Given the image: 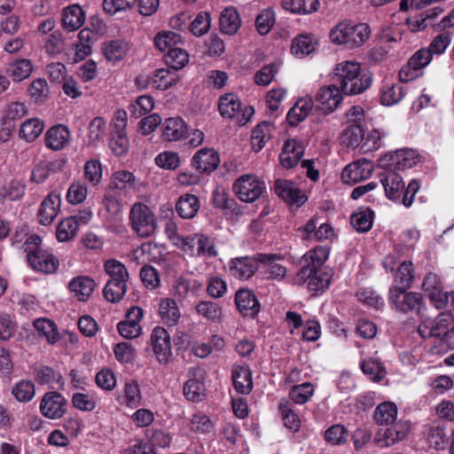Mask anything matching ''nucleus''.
I'll return each instance as SVG.
<instances>
[{"label":"nucleus","mask_w":454,"mask_h":454,"mask_svg":"<svg viewBox=\"0 0 454 454\" xmlns=\"http://www.w3.org/2000/svg\"><path fill=\"white\" fill-rule=\"evenodd\" d=\"M333 80L345 95H356L367 90L372 82L368 73H362L358 62L345 60L336 65Z\"/></svg>","instance_id":"1"},{"label":"nucleus","mask_w":454,"mask_h":454,"mask_svg":"<svg viewBox=\"0 0 454 454\" xmlns=\"http://www.w3.org/2000/svg\"><path fill=\"white\" fill-rule=\"evenodd\" d=\"M370 35L371 27L368 24L343 20L330 30L329 38L334 44L354 50L364 45Z\"/></svg>","instance_id":"2"},{"label":"nucleus","mask_w":454,"mask_h":454,"mask_svg":"<svg viewBox=\"0 0 454 454\" xmlns=\"http://www.w3.org/2000/svg\"><path fill=\"white\" fill-rule=\"evenodd\" d=\"M380 183L384 187L386 196L396 203L403 204L405 207H410L412 205L414 197L419 190V184L417 180L411 181L404 190L403 177L392 170L380 176Z\"/></svg>","instance_id":"3"},{"label":"nucleus","mask_w":454,"mask_h":454,"mask_svg":"<svg viewBox=\"0 0 454 454\" xmlns=\"http://www.w3.org/2000/svg\"><path fill=\"white\" fill-rule=\"evenodd\" d=\"M281 254H256L254 256L236 257L229 262L230 274L238 279H248L257 271L259 263L270 264L282 260Z\"/></svg>","instance_id":"4"},{"label":"nucleus","mask_w":454,"mask_h":454,"mask_svg":"<svg viewBox=\"0 0 454 454\" xmlns=\"http://www.w3.org/2000/svg\"><path fill=\"white\" fill-rule=\"evenodd\" d=\"M129 219L132 230L141 238L153 236L157 229L155 215L144 203L137 202L131 207Z\"/></svg>","instance_id":"5"},{"label":"nucleus","mask_w":454,"mask_h":454,"mask_svg":"<svg viewBox=\"0 0 454 454\" xmlns=\"http://www.w3.org/2000/svg\"><path fill=\"white\" fill-rule=\"evenodd\" d=\"M308 283V288L310 291L318 292L328 288L331 282L330 273L322 268H309L301 266L294 278V283L301 285Z\"/></svg>","instance_id":"6"},{"label":"nucleus","mask_w":454,"mask_h":454,"mask_svg":"<svg viewBox=\"0 0 454 454\" xmlns=\"http://www.w3.org/2000/svg\"><path fill=\"white\" fill-rule=\"evenodd\" d=\"M233 191L241 201L254 202L265 191V184L255 176L247 174L235 181Z\"/></svg>","instance_id":"7"},{"label":"nucleus","mask_w":454,"mask_h":454,"mask_svg":"<svg viewBox=\"0 0 454 454\" xmlns=\"http://www.w3.org/2000/svg\"><path fill=\"white\" fill-rule=\"evenodd\" d=\"M407 288L391 287L389 300L395 309L401 312H419L422 304V296L419 293H406Z\"/></svg>","instance_id":"8"},{"label":"nucleus","mask_w":454,"mask_h":454,"mask_svg":"<svg viewBox=\"0 0 454 454\" xmlns=\"http://www.w3.org/2000/svg\"><path fill=\"white\" fill-rule=\"evenodd\" d=\"M419 162V155L413 149H400L385 155L380 159L382 166L388 167L392 171L411 168Z\"/></svg>","instance_id":"9"},{"label":"nucleus","mask_w":454,"mask_h":454,"mask_svg":"<svg viewBox=\"0 0 454 454\" xmlns=\"http://www.w3.org/2000/svg\"><path fill=\"white\" fill-rule=\"evenodd\" d=\"M432 54L426 48L417 51L399 72L401 81L409 82L420 75V71L432 60Z\"/></svg>","instance_id":"10"},{"label":"nucleus","mask_w":454,"mask_h":454,"mask_svg":"<svg viewBox=\"0 0 454 454\" xmlns=\"http://www.w3.org/2000/svg\"><path fill=\"white\" fill-rule=\"evenodd\" d=\"M67 401L58 392H47L40 403V411L47 419H61L67 411Z\"/></svg>","instance_id":"11"},{"label":"nucleus","mask_w":454,"mask_h":454,"mask_svg":"<svg viewBox=\"0 0 454 454\" xmlns=\"http://www.w3.org/2000/svg\"><path fill=\"white\" fill-rule=\"evenodd\" d=\"M179 80L176 71L172 69H158L153 76H138L137 84L144 87L152 86L154 89L165 90L175 85Z\"/></svg>","instance_id":"12"},{"label":"nucleus","mask_w":454,"mask_h":454,"mask_svg":"<svg viewBox=\"0 0 454 454\" xmlns=\"http://www.w3.org/2000/svg\"><path fill=\"white\" fill-rule=\"evenodd\" d=\"M373 171V163L367 160H358L349 163L341 172L345 184H356L369 178Z\"/></svg>","instance_id":"13"},{"label":"nucleus","mask_w":454,"mask_h":454,"mask_svg":"<svg viewBox=\"0 0 454 454\" xmlns=\"http://www.w3.org/2000/svg\"><path fill=\"white\" fill-rule=\"evenodd\" d=\"M151 342L154 354L160 363H168L171 356L170 335L160 326L153 329L151 334Z\"/></svg>","instance_id":"14"},{"label":"nucleus","mask_w":454,"mask_h":454,"mask_svg":"<svg viewBox=\"0 0 454 454\" xmlns=\"http://www.w3.org/2000/svg\"><path fill=\"white\" fill-rule=\"evenodd\" d=\"M452 318L449 314L441 313L433 321L426 322L419 326V332L422 337H445L452 328Z\"/></svg>","instance_id":"15"},{"label":"nucleus","mask_w":454,"mask_h":454,"mask_svg":"<svg viewBox=\"0 0 454 454\" xmlns=\"http://www.w3.org/2000/svg\"><path fill=\"white\" fill-rule=\"evenodd\" d=\"M424 436L430 448L436 450H445L450 435L443 422H434L424 431Z\"/></svg>","instance_id":"16"},{"label":"nucleus","mask_w":454,"mask_h":454,"mask_svg":"<svg viewBox=\"0 0 454 454\" xmlns=\"http://www.w3.org/2000/svg\"><path fill=\"white\" fill-rule=\"evenodd\" d=\"M410 432L407 423L397 422L385 429L383 434L379 432L375 437V442L380 447H388L406 438Z\"/></svg>","instance_id":"17"},{"label":"nucleus","mask_w":454,"mask_h":454,"mask_svg":"<svg viewBox=\"0 0 454 454\" xmlns=\"http://www.w3.org/2000/svg\"><path fill=\"white\" fill-rule=\"evenodd\" d=\"M341 93L336 84L321 88L316 96L320 110L326 114L334 111L342 100Z\"/></svg>","instance_id":"18"},{"label":"nucleus","mask_w":454,"mask_h":454,"mask_svg":"<svg viewBox=\"0 0 454 454\" xmlns=\"http://www.w3.org/2000/svg\"><path fill=\"white\" fill-rule=\"evenodd\" d=\"M220 163V158L213 148H201L192 160V165L200 173H210L214 171Z\"/></svg>","instance_id":"19"},{"label":"nucleus","mask_w":454,"mask_h":454,"mask_svg":"<svg viewBox=\"0 0 454 454\" xmlns=\"http://www.w3.org/2000/svg\"><path fill=\"white\" fill-rule=\"evenodd\" d=\"M235 304L244 317H254L260 311V303L255 294L248 289H239L236 293Z\"/></svg>","instance_id":"20"},{"label":"nucleus","mask_w":454,"mask_h":454,"mask_svg":"<svg viewBox=\"0 0 454 454\" xmlns=\"http://www.w3.org/2000/svg\"><path fill=\"white\" fill-rule=\"evenodd\" d=\"M60 195L56 192H51L43 200L38 211V221L43 225H49L58 215L60 207Z\"/></svg>","instance_id":"21"},{"label":"nucleus","mask_w":454,"mask_h":454,"mask_svg":"<svg viewBox=\"0 0 454 454\" xmlns=\"http://www.w3.org/2000/svg\"><path fill=\"white\" fill-rule=\"evenodd\" d=\"M28 264L36 271L44 274H52L58 270L59 262L51 252L42 248L30 259Z\"/></svg>","instance_id":"22"},{"label":"nucleus","mask_w":454,"mask_h":454,"mask_svg":"<svg viewBox=\"0 0 454 454\" xmlns=\"http://www.w3.org/2000/svg\"><path fill=\"white\" fill-rule=\"evenodd\" d=\"M96 286L93 278L81 275L71 279L68 288L78 301H86L92 295Z\"/></svg>","instance_id":"23"},{"label":"nucleus","mask_w":454,"mask_h":454,"mask_svg":"<svg viewBox=\"0 0 454 454\" xmlns=\"http://www.w3.org/2000/svg\"><path fill=\"white\" fill-rule=\"evenodd\" d=\"M422 287L436 309L444 308V301H442V298L445 293L442 292V281L436 274L432 272L427 274Z\"/></svg>","instance_id":"24"},{"label":"nucleus","mask_w":454,"mask_h":454,"mask_svg":"<svg viewBox=\"0 0 454 454\" xmlns=\"http://www.w3.org/2000/svg\"><path fill=\"white\" fill-rule=\"evenodd\" d=\"M317 45V40L313 35L301 34L294 38L290 53L296 59H304L314 53Z\"/></svg>","instance_id":"25"},{"label":"nucleus","mask_w":454,"mask_h":454,"mask_svg":"<svg viewBox=\"0 0 454 454\" xmlns=\"http://www.w3.org/2000/svg\"><path fill=\"white\" fill-rule=\"evenodd\" d=\"M45 145L53 150L63 149L70 140V131L65 125L59 124L51 127L45 134Z\"/></svg>","instance_id":"26"},{"label":"nucleus","mask_w":454,"mask_h":454,"mask_svg":"<svg viewBox=\"0 0 454 454\" xmlns=\"http://www.w3.org/2000/svg\"><path fill=\"white\" fill-rule=\"evenodd\" d=\"M313 107L311 97L299 98L286 115V121L292 127L297 126L310 113Z\"/></svg>","instance_id":"27"},{"label":"nucleus","mask_w":454,"mask_h":454,"mask_svg":"<svg viewBox=\"0 0 454 454\" xmlns=\"http://www.w3.org/2000/svg\"><path fill=\"white\" fill-rule=\"evenodd\" d=\"M187 131V125L179 117L167 119L162 126V137L167 141L180 140L184 137Z\"/></svg>","instance_id":"28"},{"label":"nucleus","mask_w":454,"mask_h":454,"mask_svg":"<svg viewBox=\"0 0 454 454\" xmlns=\"http://www.w3.org/2000/svg\"><path fill=\"white\" fill-rule=\"evenodd\" d=\"M85 20V12L78 4L67 7L62 17V25L68 32L80 28Z\"/></svg>","instance_id":"29"},{"label":"nucleus","mask_w":454,"mask_h":454,"mask_svg":"<svg viewBox=\"0 0 454 454\" xmlns=\"http://www.w3.org/2000/svg\"><path fill=\"white\" fill-rule=\"evenodd\" d=\"M240 18L235 7H226L219 18L220 30L226 35H232L240 27Z\"/></svg>","instance_id":"30"},{"label":"nucleus","mask_w":454,"mask_h":454,"mask_svg":"<svg viewBox=\"0 0 454 454\" xmlns=\"http://www.w3.org/2000/svg\"><path fill=\"white\" fill-rule=\"evenodd\" d=\"M232 381L237 392L247 395L253 388L252 373L248 367L237 366L232 370Z\"/></svg>","instance_id":"31"},{"label":"nucleus","mask_w":454,"mask_h":454,"mask_svg":"<svg viewBox=\"0 0 454 454\" xmlns=\"http://www.w3.org/2000/svg\"><path fill=\"white\" fill-rule=\"evenodd\" d=\"M106 273L109 276L106 283L127 284L129 274L126 266L115 259L106 260L104 263Z\"/></svg>","instance_id":"32"},{"label":"nucleus","mask_w":454,"mask_h":454,"mask_svg":"<svg viewBox=\"0 0 454 454\" xmlns=\"http://www.w3.org/2000/svg\"><path fill=\"white\" fill-rule=\"evenodd\" d=\"M200 208L199 199L193 194H184L176 202V210L182 218L194 217Z\"/></svg>","instance_id":"33"},{"label":"nucleus","mask_w":454,"mask_h":454,"mask_svg":"<svg viewBox=\"0 0 454 454\" xmlns=\"http://www.w3.org/2000/svg\"><path fill=\"white\" fill-rule=\"evenodd\" d=\"M374 213L369 208H360L350 216V223L357 232H367L373 223Z\"/></svg>","instance_id":"34"},{"label":"nucleus","mask_w":454,"mask_h":454,"mask_svg":"<svg viewBox=\"0 0 454 454\" xmlns=\"http://www.w3.org/2000/svg\"><path fill=\"white\" fill-rule=\"evenodd\" d=\"M329 256V249L326 247H317L303 254L300 263L309 268H322Z\"/></svg>","instance_id":"35"},{"label":"nucleus","mask_w":454,"mask_h":454,"mask_svg":"<svg viewBox=\"0 0 454 454\" xmlns=\"http://www.w3.org/2000/svg\"><path fill=\"white\" fill-rule=\"evenodd\" d=\"M33 71V65L27 59H19L11 63L7 67V73L13 81L20 82L27 79Z\"/></svg>","instance_id":"36"},{"label":"nucleus","mask_w":454,"mask_h":454,"mask_svg":"<svg viewBox=\"0 0 454 454\" xmlns=\"http://www.w3.org/2000/svg\"><path fill=\"white\" fill-rule=\"evenodd\" d=\"M397 407L394 403L385 402L377 406L374 419L378 425H389L395 421Z\"/></svg>","instance_id":"37"},{"label":"nucleus","mask_w":454,"mask_h":454,"mask_svg":"<svg viewBox=\"0 0 454 454\" xmlns=\"http://www.w3.org/2000/svg\"><path fill=\"white\" fill-rule=\"evenodd\" d=\"M241 103L234 94H225L219 99L218 109L223 117L235 118L239 114Z\"/></svg>","instance_id":"38"},{"label":"nucleus","mask_w":454,"mask_h":454,"mask_svg":"<svg viewBox=\"0 0 454 454\" xmlns=\"http://www.w3.org/2000/svg\"><path fill=\"white\" fill-rule=\"evenodd\" d=\"M43 128L44 125L41 120L32 118L21 124L19 136L27 142H33L42 134Z\"/></svg>","instance_id":"39"},{"label":"nucleus","mask_w":454,"mask_h":454,"mask_svg":"<svg viewBox=\"0 0 454 454\" xmlns=\"http://www.w3.org/2000/svg\"><path fill=\"white\" fill-rule=\"evenodd\" d=\"M308 200L306 192L286 180V204L290 210L301 207Z\"/></svg>","instance_id":"40"},{"label":"nucleus","mask_w":454,"mask_h":454,"mask_svg":"<svg viewBox=\"0 0 454 454\" xmlns=\"http://www.w3.org/2000/svg\"><path fill=\"white\" fill-rule=\"evenodd\" d=\"M414 279V268L410 261H404L397 268L393 287L410 288Z\"/></svg>","instance_id":"41"},{"label":"nucleus","mask_w":454,"mask_h":454,"mask_svg":"<svg viewBox=\"0 0 454 454\" xmlns=\"http://www.w3.org/2000/svg\"><path fill=\"white\" fill-rule=\"evenodd\" d=\"M197 313L212 322H219L223 317L222 306L212 301H201L196 305Z\"/></svg>","instance_id":"42"},{"label":"nucleus","mask_w":454,"mask_h":454,"mask_svg":"<svg viewBox=\"0 0 454 454\" xmlns=\"http://www.w3.org/2000/svg\"><path fill=\"white\" fill-rule=\"evenodd\" d=\"M304 154V145L295 139H286V168L298 164Z\"/></svg>","instance_id":"43"},{"label":"nucleus","mask_w":454,"mask_h":454,"mask_svg":"<svg viewBox=\"0 0 454 454\" xmlns=\"http://www.w3.org/2000/svg\"><path fill=\"white\" fill-rule=\"evenodd\" d=\"M159 313L162 320L170 326L175 325L180 317L176 301L168 298L161 300Z\"/></svg>","instance_id":"44"},{"label":"nucleus","mask_w":454,"mask_h":454,"mask_svg":"<svg viewBox=\"0 0 454 454\" xmlns=\"http://www.w3.org/2000/svg\"><path fill=\"white\" fill-rule=\"evenodd\" d=\"M34 326L39 334L44 336L51 344L56 343L59 335L56 324L47 318H37L34 321Z\"/></svg>","instance_id":"45"},{"label":"nucleus","mask_w":454,"mask_h":454,"mask_svg":"<svg viewBox=\"0 0 454 454\" xmlns=\"http://www.w3.org/2000/svg\"><path fill=\"white\" fill-rule=\"evenodd\" d=\"M364 138V131L358 124H353L345 129L341 135V142L348 147L356 148L360 146Z\"/></svg>","instance_id":"46"},{"label":"nucleus","mask_w":454,"mask_h":454,"mask_svg":"<svg viewBox=\"0 0 454 454\" xmlns=\"http://www.w3.org/2000/svg\"><path fill=\"white\" fill-rule=\"evenodd\" d=\"M403 96L404 91L399 84L385 83L381 89V103L385 106L397 104Z\"/></svg>","instance_id":"47"},{"label":"nucleus","mask_w":454,"mask_h":454,"mask_svg":"<svg viewBox=\"0 0 454 454\" xmlns=\"http://www.w3.org/2000/svg\"><path fill=\"white\" fill-rule=\"evenodd\" d=\"M189 61L188 53L179 48H170L165 56V62L172 70L177 71L184 67Z\"/></svg>","instance_id":"48"},{"label":"nucleus","mask_w":454,"mask_h":454,"mask_svg":"<svg viewBox=\"0 0 454 454\" xmlns=\"http://www.w3.org/2000/svg\"><path fill=\"white\" fill-rule=\"evenodd\" d=\"M360 366L363 372L373 381H380L386 376L384 366L377 359H364Z\"/></svg>","instance_id":"49"},{"label":"nucleus","mask_w":454,"mask_h":454,"mask_svg":"<svg viewBox=\"0 0 454 454\" xmlns=\"http://www.w3.org/2000/svg\"><path fill=\"white\" fill-rule=\"evenodd\" d=\"M182 43V36L172 31H165L156 35L154 44L160 51H165L170 48H176L178 43Z\"/></svg>","instance_id":"50"},{"label":"nucleus","mask_w":454,"mask_h":454,"mask_svg":"<svg viewBox=\"0 0 454 454\" xmlns=\"http://www.w3.org/2000/svg\"><path fill=\"white\" fill-rule=\"evenodd\" d=\"M314 393V387L311 383L305 382L291 387L289 390V398L295 403H306Z\"/></svg>","instance_id":"51"},{"label":"nucleus","mask_w":454,"mask_h":454,"mask_svg":"<svg viewBox=\"0 0 454 454\" xmlns=\"http://www.w3.org/2000/svg\"><path fill=\"white\" fill-rule=\"evenodd\" d=\"M35 380L41 385L59 383L62 380L61 375L52 368L46 365H38L34 369Z\"/></svg>","instance_id":"52"},{"label":"nucleus","mask_w":454,"mask_h":454,"mask_svg":"<svg viewBox=\"0 0 454 454\" xmlns=\"http://www.w3.org/2000/svg\"><path fill=\"white\" fill-rule=\"evenodd\" d=\"M270 122L266 121L254 128L251 136V145L254 151L259 152L264 146L265 137L270 135Z\"/></svg>","instance_id":"53"},{"label":"nucleus","mask_w":454,"mask_h":454,"mask_svg":"<svg viewBox=\"0 0 454 454\" xmlns=\"http://www.w3.org/2000/svg\"><path fill=\"white\" fill-rule=\"evenodd\" d=\"M78 228L74 218L69 216L59 223L56 237L60 242L67 241L75 236Z\"/></svg>","instance_id":"54"},{"label":"nucleus","mask_w":454,"mask_h":454,"mask_svg":"<svg viewBox=\"0 0 454 454\" xmlns=\"http://www.w3.org/2000/svg\"><path fill=\"white\" fill-rule=\"evenodd\" d=\"M127 289V284L106 283L103 289V295L107 301L117 303L123 300Z\"/></svg>","instance_id":"55"},{"label":"nucleus","mask_w":454,"mask_h":454,"mask_svg":"<svg viewBox=\"0 0 454 454\" xmlns=\"http://www.w3.org/2000/svg\"><path fill=\"white\" fill-rule=\"evenodd\" d=\"M197 238V255L207 256L209 258L216 257L218 252L215 247V242L208 236L196 233Z\"/></svg>","instance_id":"56"},{"label":"nucleus","mask_w":454,"mask_h":454,"mask_svg":"<svg viewBox=\"0 0 454 454\" xmlns=\"http://www.w3.org/2000/svg\"><path fill=\"white\" fill-rule=\"evenodd\" d=\"M275 23V13L271 9L262 10L255 19V27L257 32L262 35H267Z\"/></svg>","instance_id":"57"},{"label":"nucleus","mask_w":454,"mask_h":454,"mask_svg":"<svg viewBox=\"0 0 454 454\" xmlns=\"http://www.w3.org/2000/svg\"><path fill=\"white\" fill-rule=\"evenodd\" d=\"M204 384L198 378H192L187 380L184 386V396L192 402L201 400L204 395Z\"/></svg>","instance_id":"58"},{"label":"nucleus","mask_w":454,"mask_h":454,"mask_svg":"<svg viewBox=\"0 0 454 454\" xmlns=\"http://www.w3.org/2000/svg\"><path fill=\"white\" fill-rule=\"evenodd\" d=\"M109 146L115 155L121 156L129 150V139L126 136L125 130H114V133L110 139Z\"/></svg>","instance_id":"59"},{"label":"nucleus","mask_w":454,"mask_h":454,"mask_svg":"<svg viewBox=\"0 0 454 454\" xmlns=\"http://www.w3.org/2000/svg\"><path fill=\"white\" fill-rule=\"evenodd\" d=\"M348 431L344 426L336 424L325 432V440L332 445H340L346 442Z\"/></svg>","instance_id":"60"},{"label":"nucleus","mask_w":454,"mask_h":454,"mask_svg":"<svg viewBox=\"0 0 454 454\" xmlns=\"http://www.w3.org/2000/svg\"><path fill=\"white\" fill-rule=\"evenodd\" d=\"M356 297L359 301L376 309H380L384 305L383 299L371 288L358 290Z\"/></svg>","instance_id":"61"},{"label":"nucleus","mask_w":454,"mask_h":454,"mask_svg":"<svg viewBox=\"0 0 454 454\" xmlns=\"http://www.w3.org/2000/svg\"><path fill=\"white\" fill-rule=\"evenodd\" d=\"M126 52L124 43L121 40H114L106 43L104 47V54L109 61L121 60Z\"/></svg>","instance_id":"62"},{"label":"nucleus","mask_w":454,"mask_h":454,"mask_svg":"<svg viewBox=\"0 0 454 454\" xmlns=\"http://www.w3.org/2000/svg\"><path fill=\"white\" fill-rule=\"evenodd\" d=\"M280 67V63L265 65L254 74V82L259 85L266 86L270 83Z\"/></svg>","instance_id":"63"},{"label":"nucleus","mask_w":454,"mask_h":454,"mask_svg":"<svg viewBox=\"0 0 454 454\" xmlns=\"http://www.w3.org/2000/svg\"><path fill=\"white\" fill-rule=\"evenodd\" d=\"M84 176L92 185H97L101 181L102 167L98 160L91 159L85 163Z\"/></svg>","instance_id":"64"}]
</instances>
